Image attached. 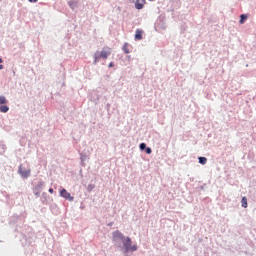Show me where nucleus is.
I'll list each match as a JSON object with an SVG mask.
<instances>
[{
  "label": "nucleus",
  "mask_w": 256,
  "mask_h": 256,
  "mask_svg": "<svg viewBox=\"0 0 256 256\" xmlns=\"http://www.w3.org/2000/svg\"><path fill=\"white\" fill-rule=\"evenodd\" d=\"M0 69H3V65L0 64Z\"/></svg>",
  "instance_id": "obj_19"
},
{
  "label": "nucleus",
  "mask_w": 256,
  "mask_h": 256,
  "mask_svg": "<svg viewBox=\"0 0 256 256\" xmlns=\"http://www.w3.org/2000/svg\"><path fill=\"white\" fill-rule=\"evenodd\" d=\"M124 249L126 251H137V246H132L131 238L127 237L123 240Z\"/></svg>",
  "instance_id": "obj_2"
},
{
  "label": "nucleus",
  "mask_w": 256,
  "mask_h": 256,
  "mask_svg": "<svg viewBox=\"0 0 256 256\" xmlns=\"http://www.w3.org/2000/svg\"><path fill=\"white\" fill-rule=\"evenodd\" d=\"M143 7H145V0H136L135 8L141 10Z\"/></svg>",
  "instance_id": "obj_7"
},
{
  "label": "nucleus",
  "mask_w": 256,
  "mask_h": 256,
  "mask_svg": "<svg viewBox=\"0 0 256 256\" xmlns=\"http://www.w3.org/2000/svg\"><path fill=\"white\" fill-rule=\"evenodd\" d=\"M48 191H49V193H51V194H53V193H54L53 188H50Z\"/></svg>",
  "instance_id": "obj_16"
},
{
  "label": "nucleus",
  "mask_w": 256,
  "mask_h": 256,
  "mask_svg": "<svg viewBox=\"0 0 256 256\" xmlns=\"http://www.w3.org/2000/svg\"><path fill=\"white\" fill-rule=\"evenodd\" d=\"M246 19H247V15L242 14V15L240 16V24L243 25V23H245Z\"/></svg>",
  "instance_id": "obj_12"
},
{
  "label": "nucleus",
  "mask_w": 256,
  "mask_h": 256,
  "mask_svg": "<svg viewBox=\"0 0 256 256\" xmlns=\"http://www.w3.org/2000/svg\"><path fill=\"white\" fill-rule=\"evenodd\" d=\"M143 39V31L137 29L135 34V41H141Z\"/></svg>",
  "instance_id": "obj_8"
},
{
  "label": "nucleus",
  "mask_w": 256,
  "mask_h": 256,
  "mask_svg": "<svg viewBox=\"0 0 256 256\" xmlns=\"http://www.w3.org/2000/svg\"><path fill=\"white\" fill-rule=\"evenodd\" d=\"M108 67H114L113 62H111V63L108 65Z\"/></svg>",
  "instance_id": "obj_17"
},
{
  "label": "nucleus",
  "mask_w": 256,
  "mask_h": 256,
  "mask_svg": "<svg viewBox=\"0 0 256 256\" xmlns=\"http://www.w3.org/2000/svg\"><path fill=\"white\" fill-rule=\"evenodd\" d=\"M146 148H147V145L145 143L140 144V150L141 151H145Z\"/></svg>",
  "instance_id": "obj_13"
},
{
  "label": "nucleus",
  "mask_w": 256,
  "mask_h": 256,
  "mask_svg": "<svg viewBox=\"0 0 256 256\" xmlns=\"http://www.w3.org/2000/svg\"><path fill=\"white\" fill-rule=\"evenodd\" d=\"M7 103V98H5V96H0V113H7V111H9Z\"/></svg>",
  "instance_id": "obj_3"
},
{
  "label": "nucleus",
  "mask_w": 256,
  "mask_h": 256,
  "mask_svg": "<svg viewBox=\"0 0 256 256\" xmlns=\"http://www.w3.org/2000/svg\"><path fill=\"white\" fill-rule=\"evenodd\" d=\"M242 203V207H244V209H247V197H243L241 200Z\"/></svg>",
  "instance_id": "obj_11"
},
{
  "label": "nucleus",
  "mask_w": 256,
  "mask_h": 256,
  "mask_svg": "<svg viewBox=\"0 0 256 256\" xmlns=\"http://www.w3.org/2000/svg\"><path fill=\"white\" fill-rule=\"evenodd\" d=\"M146 153L147 155H151V153H153V150H151V148H146Z\"/></svg>",
  "instance_id": "obj_14"
},
{
  "label": "nucleus",
  "mask_w": 256,
  "mask_h": 256,
  "mask_svg": "<svg viewBox=\"0 0 256 256\" xmlns=\"http://www.w3.org/2000/svg\"><path fill=\"white\" fill-rule=\"evenodd\" d=\"M198 159H199V163H200L201 165H207V158H205V157H199Z\"/></svg>",
  "instance_id": "obj_10"
},
{
  "label": "nucleus",
  "mask_w": 256,
  "mask_h": 256,
  "mask_svg": "<svg viewBox=\"0 0 256 256\" xmlns=\"http://www.w3.org/2000/svg\"><path fill=\"white\" fill-rule=\"evenodd\" d=\"M60 197H63L64 199H68V201H73V196H71V193H69L66 189H62L60 191Z\"/></svg>",
  "instance_id": "obj_5"
},
{
  "label": "nucleus",
  "mask_w": 256,
  "mask_h": 256,
  "mask_svg": "<svg viewBox=\"0 0 256 256\" xmlns=\"http://www.w3.org/2000/svg\"><path fill=\"white\" fill-rule=\"evenodd\" d=\"M113 239L114 241H118V239L120 241H123L125 239V236H123V233H121L120 231H115L113 232Z\"/></svg>",
  "instance_id": "obj_6"
},
{
  "label": "nucleus",
  "mask_w": 256,
  "mask_h": 256,
  "mask_svg": "<svg viewBox=\"0 0 256 256\" xmlns=\"http://www.w3.org/2000/svg\"><path fill=\"white\" fill-rule=\"evenodd\" d=\"M39 0H29L30 3H37Z\"/></svg>",
  "instance_id": "obj_15"
},
{
  "label": "nucleus",
  "mask_w": 256,
  "mask_h": 256,
  "mask_svg": "<svg viewBox=\"0 0 256 256\" xmlns=\"http://www.w3.org/2000/svg\"><path fill=\"white\" fill-rule=\"evenodd\" d=\"M109 55H111V48L110 47H104L102 49V51L100 52H96L94 54V63H99L100 59H108Z\"/></svg>",
  "instance_id": "obj_1"
},
{
  "label": "nucleus",
  "mask_w": 256,
  "mask_h": 256,
  "mask_svg": "<svg viewBox=\"0 0 256 256\" xmlns=\"http://www.w3.org/2000/svg\"><path fill=\"white\" fill-rule=\"evenodd\" d=\"M0 63H3V59L0 58Z\"/></svg>",
  "instance_id": "obj_18"
},
{
  "label": "nucleus",
  "mask_w": 256,
  "mask_h": 256,
  "mask_svg": "<svg viewBox=\"0 0 256 256\" xmlns=\"http://www.w3.org/2000/svg\"><path fill=\"white\" fill-rule=\"evenodd\" d=\"M18 172L19 175H21V177H23L24 179H27V177H31V169L25 170V168H23V165L19 166Z\"/></svg>",
  "instance_id": "obj_4"
},
{
  "label": "nucleus",
  "mask_w": 256,
  "mask_h": 256,
  "mask_svg": "<svg viewBox=\"0 0 256 256\" xmlns=\"http://www.w3.org/2000/svg\"><path fill=\"white\" fill-rule=\"evenodd\" d=\"M123 51H124V53H126V55H128V53H130V51H129V43H124Z\"/></svg>",
  "instance_id": "obj_9"
}]
</instances>
